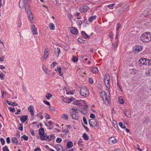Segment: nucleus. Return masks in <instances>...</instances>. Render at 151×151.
I'll return each mask as SVG.
<instances>
[{"instance_id": "nucleus-1", "label": "nucleus", "mask_w": 151, "mask_h": 151, "mask_svg": "<svg viewBox=\"0 0 151 151\" xmlns=\"http://www.w3.org/2000/svg\"><path fill=\"white\" fill-rule=\"evenodd\" d=\"M141 40L144 42H148L151 40V35L149 32H145L141 36Z\"/></svg>"}, {"instance_id": "nucleus-2", "label": "nucleus", "mask_w": 151, "mask_h": 151, "mask_svg": "<svg viewBox=\"0 0 151 151\" xmlns=\"http://www.w3.org/2000/svg\"><path fill=\"white\" fill-rule=\"evenodd\" d=\"M101 96L105 101V104L107 105H108L109 103L110 98L109 96H107V93L104 91L102 92Z\"/></svg>"}, {"instance_id": "nucleus-3", "label": "nucleus", "mask_w": 151, "mask_h": 151, "mask_svg": "<svg viewBox=\"0 0 151 151\" xmlns=\"http://www.w3.org/2000/svg\"><path fill=\"white\" fill-rule=\"evenodd\" d=\"M80 93L82 96H88L89 95L88 89L86 87H82L81 89Z\"/></svg>"}, {"instance_id": "nucleus-4", "label": "nucleus", "mask_w": 151, "mask_h": 151, "mask_svg": "<svg viewBox=\"0 0 151 151\" xmlns=\"http://www.w3.org/2000/svg\"><path fill=\"white\" fill-rule=\"evenodd\" d=\"M19 5L20 8H22L24 7V8L29 7L27 4V0H20L19 2Z\"/></svg>"}, {"instance_id": "nucleus-5", "label": "nucleus", "mask_w": 151, "mask_h": 151, "mask_svg": "<svg viewBox=\"0 0 151 151\" xmlns=\"http://www.w3.org/2000/svg\"><path fill=\"white\" fill-rule=\"evenodd\" d=\"M109 79L110 77L109 74H106L104 77V81L106 86L108 88L109 87Z\"/></svg>"}, {"instance_id": "nucleus-6", "label": "nucleus", "mask_w": 151, "mask_h": 151, "mask_svg": "<svg viewBox=\"0 0 151 151\" xmlns=\"http://www.w3.org/2000/svg\"><path fill=\"white\" fill-rule=\"evenodd\" d=\"M89 124L90 126L92 127L97 126L98 123L97 121L93 119H91L89 121Z\"/></svg>"}, {"instance_id": "nucleus-7", "label": "nucleus", "mask_w": 151, "mask_h": 151, "mask_svg": "<svg viewBox=\"0 0 151 151\" xmlns=\"http://www.w3.org/2000/svg\"><path fill=\"white\" fill-rule=\"evenodd\" d=\"M70 116L72 118L75 119H77L79 118V116L78 114L74 113V111H71L70 113Z\"/></svg>"}, {"instance_id": "nucleus-8", "label": "nucleus", "mask_w": 151, "mask_h": 151, "mask_svg": "<svg viewBox=\"0 0 151 151\" xmlns=\"http://www.w3.org/2000/svg\"><path fill=\"white\" fill-rule=\"evenodd\" d=\"M88 7L86 6H83L80 7L79 9L81 12L84 13L87 11L88 9Z\"/></svg>"}, {"instance_id": "nucleus-9", "label": "nucleus", "mask_w": 151, "mask_h": 151, "mask_svg": "<svg viewBox=\"0 0 151 151\" xmlns=\"http://www.w3.org/2000/svg\"><path fill=\"white\" fill-rule=\"evenodd\" d=\"M74 100V98L73 97L70 98H64V99L63 100V101L65 103H69L72 101Z\"/></svg>"}, {"instance_id": "nucleus-10", "label": "nucleus", "mask_w": 151, "mask_h": 151, "mask_svg": "<svg viewBox=\"0 0 151 151\" xmlns=\"http://www.w3.org/2000/svg\"><path fill=\"white\" fill-rule=\"evenodd\" d=\"M31 29L34 35H37L38 34V33L37 31V28L35 27L34 24H32L31 25Z\"/></svg>"}, {"instance_id": "nucleus-11", "label": "nucleus", "mask_w": 151, "mask_h": 151, "mask_svg": "<svg viewBox=\"0 0 151 151\" xmlns=\"http://www.w3.org/2000/svg\"><path fill=\"white\" fill-rule=\"evenodd\" d=\"M20 121L23 123L25 122L27 120L28 118V116L27 115H22L20 117Z\"/></svg>"}, {"instance_id": "nucleus-12", "label": "nucleus", "mask_w": 151, "mask_h": 151, "mask_svg": "<svg viewBox=\"0 0 151 151\" xmlns=\"http://www.w3.org/2000/svg\"><path fill=\"white\" fill-rule=\"evenodd\" d=\"M28 111L30 112L32 116H34V107L33 106H30L28 107Z\"/></svg>"}, {"instance_id": "nucleus-13", "label": "nucleus", "mask_w": 151, "mask_h": 151, "mask_svg": "<svg viewBox=\"0 0 151 151\" xmlns=\"http://www.w3.org/2000/svg\"><path fill=\"white\" fill-rule=\"evenodd\" d=\"M70 30L72 33L74 35H76L78 34V31L76 29L73 27H71L70 28Z\"/></svg>"}, {"instance_id": "nucleus-14", "label": "nucleus", "mask_w": 151, "mask_h": 151, "mask_svg": "<svg viewBox=\"0 0 151 151\" xmlns=\"http://www.w3.org/2000/svg\"><path fill=\"white\" fill-rule=\"evenodd\" d=\"M85 107L81 111V113L83 114L84 115L88 113L87 108L88 106L87 105H86L85 106Z\"/></svg>"}, {"instance_id": "nucleus-15", "label": "nucleus", "mask_w": 151, "mask_h": 151, "mask_svg": "<svg viewBox=\"0 0 151 151\" xmlns=\"http://www.w3.org/2000/svg\"><path fill=\"white\" fill-rule=\"evenodd\" d=\"M116 139L114 137H111L110 138L109 140V142L110 144H114L116 143Z\"/></svg>"}, {"instance_id": "nucleus-16", "label": "nucleus", "mask_w": 151, "mask_h": 151, "mask_svg": "<svg viewBox=\"0 0 151 151\" xmlns=\"http://www.w3.org/2000/svg\"><path fill=\"white\" fill-rule=\"evenodd\" d=\"M81 34L83 37L85 39H88L90 37V36L88 35L86 32L83 31H82L81 32Z\"/></svg>"}, {"instance_id": "nucleus-17", "label": "nucleus", "mask_w": 151, "mask_h": 151, "mask_svg": "<svg viewBox=\"0 0 151 151\" xmlns=\"http://www.w3.org/2000/svg\"><path fill=\"white\" fill-rule=\"evenodd\" d=\"M125 115L128 117H130L131 116V112L130 110H127L124 112Z\"/></svg>"}, {"instance_id": "nucleus-18", "label": "nucleus", "mask_w": 151, "mask_h": 151, "mask_svg": "<svg viewBox=\"0 0 151 151\" xmlns=\"http://www.w3.org/2000/svg\"><path fill=\"white\" fill-rule=\"evenodd\" d=\"M55 147L57 151H63V147L60 145H56Z\"/></svg>"}, {"instance_id": "nucleus-19", "label": "nucleus", "mask_w": 151, "mask_h": 151, "mask_svg": "<svg viewBox=\"0 0 151 151\" xmlns=\"http://www.w3.org/2000/svg\"><path fill=\"white\" fill-rule=\"evenodd\" d=\"M146 58H142L140 59L139 61V64L143 65H145Z\"/></svg>"}, {"instance_id": "nucleus-20", "label": "nucleus", "mask_w": 151, "mask_h": 151, "mask_svg": "<svg viewBox=\"0 0 151 151\" xmlns=\"http://www.w3.org/2000/svg\"><path fill=\"white\" fill-rule=\"evenodd\" d=\"M29 7H27L24 8L25 11L28 15L30 14H32L31 11L30 9L29 8Z\"/></svg>"}, {"instance_id": "nucleus-21", "label": "nucleus", "mask_w": 151, "mask_h": 151, "mask_svg": "<svg viewBox=\"0 0 151 151\" xmlns=\"http://www.w3.org/2000/svg\"><path fill=\"white\" fill-rule=\"evenodd\" d=\"M47 135L46 134H43L40 135V138L41 140H45L47 139Z\"/></svg>"}, {"instance_id": "nucleus-22", "label": "nucleus", "mask_w": 151, "mask_h": 151, "mask_svg": "<svg viewBox=\"0 0 151 151\" xmlns=\"http://www.w3.org/2000/svg\"><path fill=\"white\" fill-rule=\"evenodd\" d=\"M48 55V53L47 50L46 49L45 50L44 54V56H43V58L44 60L46 59Z\"/></svg>"}, {"instance_id": "nucleus-23", "label": "nucleus", "mask_w": 151, "mask_h": 151, "mask_svg": "<svg viewBox=\"0 0 151 151\" xmlns=\"http://www.w3.org/2000/svg\"><path fill=\"white\" fill-rule=\"evenodd\" d=\"M91 69L92 72L93 73H97L99 71V70L97 67H93Z\"/></svg>"}, {"instance_id": "nucleus-24", "label": "nucleus", "mask_w": 151, "mask_h": 151, "mask_svg": "<svg viewBox=\"0 0 151 151\" xmlns=\"http://www.w3.org/2000/svg\"><path fill=\"white\" fill-rule=\"evenodd\" d=\"M143 49V47L142 46L140 45H138L136 47L135 50L136 51H137L138 52H140Z\"/></svg>"}, {"instance_id": "nucleus-25", "label": "nucleus", "mask_w": 151, "mask_h": 151, "mask_svg": "<svg viewBox=\"0 0 151 151\" xmlns=\"http://www.w3.org/2000/svg\"><path fill=\"white\" fill-rule=\"evenodd\" d=\"M96 15L90 17L89 19V22H92L93 20L96 19Z\"/></svg>"}, {"instance_id": "nucleus-26", "label": "nucleus", "mask_w": 151, "mask_h": 151, "mask_svg": "<svg viewBox=\"0 0 151 151\" xmlns=\"http://www.w3.org/2000/svg\"><path fill=\"white\" fill-rule=\"evenodd\" d=\"M49 27L51 30H54L55 28V26L54 24L50 23L49 24L48 26Z\"/></svg>"}, {"instance_id": "nucleus-27", "label": "nucleus", "mask_w": 151, "mask_h": 151, "mask_svg": "<svg viewBox=\"0 0 151 151\" xmlns=\"http://www.w3.org/2000/svg\"><path fill=\"white\" fill-rule=\"evenodd\" d=\"M145 65H149L151 64V60L146 59Z\"/></svg>"}, {"instance_id": "nucleus-28", "label": "nucleus", "mask_w": 151, "mask_h": 151, "mask_svg": "<svg viewBox=\"0 0 151 151\" xmlns=\"http://www.w3.org/2000/svg\"><path fill=\"white\" fill-rule=\"evenodd\" d=\"M67 146L68 148L71 147L73 146V143L72 142L69 141L67 144Z\"/></svg>"}, {"instance_id": "nucleus-29", "label": "nucleus", "mask_w": 151, "mask_h": 151, "mask_svg": "<svg viewBox=\"0 0 151 151\" xmlns=\"http://www.w3.org/2000/svg\"><path fill=\"white\" fill-rule=\"evenodd\" d=\"M39 134L40 136L41 135L44 134V130L43 128H42L39 130Z\"/></svg>"}, {"instance_id": "nucleus-30", "label": "nucleus", "mask_w": 151, "mask_h": 151, "mask_svg": "<svg viewBox=\"0 0 151 151\" xmlns=\"http://www.w3.org/2000/svg\"><path fill=\"white\" fill-rule=\"evenodd\" d=\"M83 137L84 140H87L88 139V136L86 133H84L83 135Z\"/></svg>"}, {"instance_id": "nucleus-31", "label": "nucleus", "mask_w": 151, "mask_h": 151, "mask_svg": "<svg viewBox=\"0 0 151 151\" xmlns=\"http://www.w3.org/2000/svg\"><path fill=\"white\" fill-rule=\"evenodd\" d=\"M126 7H123L122 8V9L119 11V14H122L126 10Z\"/></svg>"}, {"instance_id": "nucleus-32", "label": "nucleus", "mask_w": 151, "mask_h": 151, "mask_svg": "<svg viewBox=\"0 0 151 151\" xmlns=\"http://www.w3.org/2000/svg\"><path fill=\"white\" fill-rule=\"evenodd\" d=\"M12 142L15 143L16 144V145L17 144V139L16 137H13L12 138Z\"/></svg>"}, {"instance_id": "nucleus-33", "label": "nucleus", "mask_w": 151, "mask_h": 151, "mask_svg": "<svg viewBox=\"0 0 151 151\" xmlns=\"http://www.w3.org/2000/svg\"><path fill=\"white\" fill-rule=\"evenodd\" d=\"M55 53H58V55L60 52V50L59 48L57 47V48H55Z\"/></svg>"}, {"instance_id": "nucleus-34", "label": "nucleus", "mask_w": 151, "mask_h": 151, "mask_svg": "<svg viewBox=\"0 0 151 151\" xmlns=\"http://www.w3.org/2000/svg\"><path fill=\"white\" fill-rule=\"evenodd\" d=\"M119 125L120 126V127L122 129L125 128L126 127V126L122 124V123L121 122L119 123Z\"/></svg>"}, {"instance_id": "nucleus-35", "label": "nucleus", "mask_w": 151, "mask_h": 151, "mask_svg": "<svg viewBox=\"0 0 151 151\" xmlns=\"http://www.w3.org/2000/svg\"><path fill=\"white\" fill-rule=\"evenodd\" d=\"M81 101L80 100H77L73 103L74 104L78 105L80 104Z\"/></svg>"}, {"instance_id": "nucleus-36", "label": "nucleus", "mask_w": 151, "mask_h": 151, "mask_svg": "<svg viewBox=\"0 0 151 151\" xmlns=\"http://www.w3.org/2000/svg\"><path fill=\"white\" fill-rule=\"evenodd\" d=\"M62 117L64 119L67 120L68 119V117L67 115L65 114H63L62 115Z\"/></svg>"}, {"instance_id": "nucleus-37", "label": "nucleus", "mask_w": 151, "mask_h": 151, "mask_svg": "<svg viewBox=\"0 0 151 151\" xmlns=\"http://www.w3.org/2000/svg\"><path fill=\"white\" fill-rule=\"evenodd\" d=\"M72 109L73 110V111H74V112H75L76 113H78V111H79V110H78L77 108H76V109L74 108H72Z\"/></svg>"}, {"instance_id": "nucleus-38", "label": "nucleus", "mask_w": 151, "mask_h": 151, "mask_svg": "<svg viewBox=\"0 0 151 151\" xmlns=\"http://www.w3.org/2000/svg\"><path fill=\"white\" fill-rule=\"evenodd\" d=\"M52 96V94L50 93H48L47 95L45 96L46 98L47 99H49Z\"/></svg>"}, {"instance_id": "nucleus-39", "label": "nucleus", "mask_w": 151, "mask_h": 151, "mask_svg": "<svg viewBox=\"0 0 151 151\" xmlns=\"http://www.w3.org/2000/svg\"><path fill=\"white\" fill-rule=\"evenodd\" d=\"M57 70H58V72L59 73V74H60V76H63V73H61V68L60 67L58 68H57Z\"/></svg>"}, {"instance_id": "nucleus-40", "label": "nucleus", "mask_w": 151, "mask_h": 151, "mask_svg": "<svg viewBox=\"0 0 151 151\" xmlns=\"http://www.w3.org/2000/svg\"><path fill=\"white\" fill-rule=\"evenodd\" d=\"M121 27V25L119 23H118L117 24L116 27V32H118L119 29Z\"/></svg>"}, {"instance_id": "nucleus-41", "label": "nucleus", "mask_w": 151, "mask_h": 151, "mask_svg": "<svg viewBox=\"0 0 151 151\" xmlns=\"http://www.w3.org/2000/svg\"><path fill=\"white\" fill-rule=\"evenodd\" d=\"M29 19L31 21V20L33 19V16L32 14H30L28 15Z\"/></svg>"}, {"instance_id": "nucleus-42", "label": "nucleus", "mask_w": 151, "mask_h": 151, "mask_svg": "<svg viewBox=\"0 0 151 151\" xmlns=\"http://www.w3.org/2000/svg\"><path fill=\"white\" fill-rule=\"evenodd\" d=\"M72 60L73 62H76L78 60V58L75 57L73 56Z\"/></svg>"}, {"instance_id": "nucleus-43", "label": "nucleus", "mask_w": 151, "mask_h": 151, "mask_svg": "<svg viewBox=\"0 0 151 151\" xmlns=\"http://www.w3.org/2000/svg\"><path fill=\"white\" fill-rule=\"evenodd\" d=\"M24 140L27 141L28 139V137L25 135H24L23 136L21 137Z\"/></svg>"}, {"instance_id": "nucleus-44", "label": "nucleus", "mask_w": 151, "mask_h": 151, "mask_svg": "<svg viewBox=\"0 0 151 151\" xmlns=\"http://www.w3.org/2000/svg\"><path fill=\"white\" fill-rule=\"evenodd\" d=\"M3 151H9L7 146L6 145L3 148Z\"/></svg>"}, {"instance_id": "nucleus-45", "label": "nucleus", "mask_w": 151, "mask_h": 151, "mask_svg": "<svg viewBox=\"0 0 151 151\" xmlns=\"http://www.w3.org/2000/svg\"><path fill=\"white\" fill-rule=\"evenodd\" d=\"M83 122L84 124H85L86 125H87V121L85 117H83Z\"/></svg>"}, {"instance_id": "nucleus-46", "label": "nucleus", "mask_w": 151, "mask_h": 151, "mask_svg": "<svg viewBox=\"0 0 151 151\" xmlns=\"http://www.w3.org/2000/svg\"><path fill=\"white\" fill-rule=\"evenodd\" d=\"M62 139L60 137H58L56 140V141L57 142L60 143L62 141Z\"/></svg>"}, {"instance_id": "nucleus-47", "label": "nucleus", "mask_w": 151, "mask_h": 151, "mask_svg": "<svg viewBox=\"0 0 151 151\" xmlns=\"http://www.w3.org/2000/svg\"><path fill=\"white\" fill-rule=\"evenodd\" d=\"M78 42L80 43H83V42L84 40L80 37H79L78 39Z\"/></svg>"}, {"instance_id": "nucleus-48", "label": "nucleus", "mask_w": 151, "mask_h": 151, "mask_svg": "<svg viewBox=\"0 0 151 151\" xmlns=\"http://www.w3.org/2000/svg\"><path fill=\"white\" fill-rule=\"evenodd\" d=\"M119 101L120 104H123L124 101L123 99L122 98H119Z\"/></svg>"}, {"instance_id": "nucleus-49", "label": "nucleus", "mask_w": 151, "mask_h": 151, "mask_svg": "<svg viewBox=\"0 0 151 151\" xmlns=\"http://www.w3.org/2000/svg\"><path fill=\"white\" fill-rule=\"evenodd\" d=\"M0 141L1 142V144L2 145H3L5 144V141L4 139L3 138H1L0 139Z\"/></svg>"}, {"instance_id": "nucleus-50", "label": "nucleus", "mask_w": 151, "mask_h": 151, "mask_svg": "<svg viewBox=\"0 0 151 151\" xmlns=\"http://www.w3.org/2000/svg\"><path fill=\"white\" fill-rule=\"evenodd\" d=\"M9 109L11 112H14L15 111V109L14 108H12L11 107H9Z\"/></svg>"}, {"instance_id": "nucleus-51", "label": "nucleus", "mask_w": 151, "mask_h": 151, "mask_svg": "<svg viewBox=\"0 0 151 151\" xmlns=\"http://www.w3.org/2000/svg\"><path fill=\"white\" fill-rule=\"evenodd\" d=\"M78 144L79 146L81 147H83L84 146L83 145L82 143V142L80 141H78Z\"/></svg>"}, {"instance_id": "nucleus-52", "label": "nucleus", "mask_w": 151, "mask_h": 151, "mask_svg": "<svg viewBox=\"0 0 151 151\" xmlns=\"http://www.w3.org/2000/svg\"><path fill=\"white\" fill-rule=\"evenodd\" d=\"M18 129L20 131H22L23 130V124H21L20 125V127H19L18 128Z\"/></svg>"}, {"instance_id": "nucleus-53", "label": "nucleus", "mask_w": 151, "mask_h": 151, "mask_svg": "<svg viewBox=\"0 0 151 151\" xmlns=\"http://www.w3.org/2000/svg\"><path fill=\"white\" fill-rule=\"evenodd\" d=\"M56 63V62H54L52 63V64L51 65V67L52 68H53L55 67V64Z\"/></svg>"}, {"instance_id": "nucleus-54", "label": "nucleus", "mask_w": 151, "mask_h": 151, "mask_svg": "<svg viewBox=\"0 0 151 151\" xmlns=\"http://www.w3.org/2000/svg\"><path fill=\"white\" fill-rule=\"evenodd\" d=\"M109 36L111 39H113V35L112 32H110L109 34Z\"/></svg>"}, {"instance_id": "nucleus-55", "label": "nucleus", "mask_w": 151, "mask_h": 151, "mask_svg": "<svg viewBox=\"0 0 151 151\" xmlns=\"http://www.w3.org/2000/svg\"><path fill=\"white\" fill-rule=\"evenodd\" d=\"M43 102L46 105H48L49 106L50 105V103L47 101L44 100L43 101Z\"/></svg>"}, {"instance_id": "nucleus-56", "label": "nucleus", "mask_w": 151, "mask_h": 151, "mask_svg": "<svg viewBox=\"0 0 151 151\" xmlns=\"http://www.w3.org/2000/svg\"><path fill=\"white\" fill-rule=\"evenodd\" d=\"M146 73L147 75H148L149 76H151V70H149Z\"/></svg>"}, {"instance_id": "nucleus-57", "label": "nucleus", "mask_w": 151, "mask_h": 151, "mask_svg": "<svg viewBox=\"0 0 151 151\" xmlns=\"http://www.w3.org/2000/svg\"><path fill=\"white\" fill-rule=\"evenodd\" d=\"M1 95H2L1 97L2 98L3 96L4 95H6V92L4 91H1Z\"/></svg>"}, {"instance_id": "nucleus-58", "label": "nucleus", "mask_w": 151, "mask_h": 151, "mask_svg": "<svg viewBox=\"0 0 151 151\" xmlns=\"http://www.w3.org/2000/svg\"><path fill=\"white\" fill-rule=\"evenodd\" d=\"M115 4H110L108 6V7L109 8H111L113 7V6H114L115 5Z\"/></svg>"}, {"instance_id": "nucleus-59", "label": "nucleus", "mask_w": 151, "mask_h": 151, "mask_svg": "<svg viewBox=\"0 0 151 151\" xmlns=\"http://www.w3.org/2000/svg\"><path fill=\"white\" fill-rule=\"evenodd\" d=\"M68 18L70 19V20H71L73 18V17L72 16V15L70 14H68Z\"/></svg>"}, {"instance_id": "nucleus-60", "label": "nucleus", "mask_w": 151, "mask_h": 151, "mask_svg": "<svg viewBox=\"0 0 151 151\" xmlns=\"http://www.w3.org/2000/svg\"><path fill=\"white\" fill-rule=\"evenodd\" d=\"M90 116L91 118H95V115L93 114V113H91L90 114Z\"/></svg>"}, {"instance_id": "nucleus-61", "label": "nucleus", "mask_w": 151, "mask_h": 151, "mask_svg": "<svg viewBox=\"0 0 151 151\" xmlns=\"http://www.w3.org/2000/svg\"><path fill=\"white\" fill-rule=\"evenodd\" d=\"M42 69L46 73H47V69L44 66H42Z\"/></svg>"}, {"instance_id": "nucleus-62", "label": "nucleus", "mask_w": 151, "mask_h": 151, "mask_svg": "<svg viewBox=\"0 0 151 151\" xmlns=\"http://www.w3.org/2000/svg\"><path fill=\"white\" fill-rule=\"evenodd\" d=\"M83 126L84 127V129L86 130L87 132H88L89 131V129L87 127L85 126L83 124Z\"/></svg>"}, {"instance_id": "nucleus-63", "label": "nucleus", "mask_w": 151, "mask_h": 151, "mask_svg": "<svg viewBox=\"0 0 151 151\" xmlns=\"http://www.w3.org/2000/svg\"><path fill=\"white\" fill-rule=\"evenodd\" d=\"M6 142L8 144H9L10 142V138L9 137H8L6 139Z\"/></svg>"}, {"instance_id": "nucleus-64", "label": "nucleus", "mask_w": 151, "mask_h": 151, "mask_svg": "<svg viewBox=\"0 0 151 151\" xmlns=\"http://www.w3.org/2000/svg\"><path fill=\"white\" fill-rule=\"evenodd\" d=\"M89 81L91 84H92L93 83V81L91 78H90L89 79Z\"/></svg>"}]
</instances>
